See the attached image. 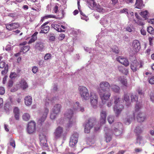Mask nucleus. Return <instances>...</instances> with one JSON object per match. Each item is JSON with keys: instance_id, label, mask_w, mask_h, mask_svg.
I'll return each instance as SVG.
<instances>
[{"instance_id": "a878e982", "label": "nucleus", "mask_w": 154, "mask_h": 154, "mask_svg": "<svg viewBox=\"0 0 154 154\" xmlns=\"http://www.w3.org/2000/svg\"><path fill=\"white\" fill-rule=\"evenodd\" d=\"M25 104L27 106L30 105L32 102V97L29 96H27L25 97L24 98Z\"/></svg>"}, {"instance_id": "1a4fd4ad", "label": "nucleus", "mask_w": 154, "mask_h": 154, "mask_svg": "<svg viewBox=\"0 0 154 154\" xmlns=\"http://www.w3.org/2000/svg\"><path fill=\"white\" fill-rule=\"evenodd\" d=\"M110 85L109 83L106 81H102L99 84V91L102 90L106 91L107 89H109Z\"/></svg>"}, {"instance_id": "f257e3e1", "label": "nucleus", "mask_w": 154, "mask_h": 154, "mask_svg": "<svg viewBox=\"0 0 154 154\" xmlns=\"http://www.w3.org/2000/svg\"><path fill=\"white\" fill-rule=\"evenodd\" d=\"M79 93L82 100L86 101L90 99V103L92 107L94 109L97 107L98 103V96L94 92H90L89 94L88 89L85 86H82L79 87Z\"/></svg>"}, {"instance_id": "864d4df0", "label": "nucleus", "mask_w": 154, "mask_h": 154, "mask_svg": "<svg viewBox=\"0 0 154 154\" xmlns=\"http://www.w3.org/2000/svg\"><path fill=\"white\" fill-rule=\"evenodd\" d=\"M8 64L6 65V66L5 67V70H3L2 71L1 73L2 74L4 75L6 73V72L8 71Z\"/></svg>"}, {"instance_id": "aec40b11", "label": "nucleus", "mask_w": 154, "mask_h": 154, "mask_svg": "<svg viewBox=\"0 0 154 154\" xmlns=\"http://www.w3.org/2000/svg\"><path fill=\"white\" fill-rule=\"evenodd\" d=\"M137 119L138 122H142L146 119V117L144 114L139 112L137 113Z\"/></svg>"}, {"instance_id": "3c124183", "label": "nucleus", "mask_w": 154, "mask_h": 154, "mask_svg": "<svg viewBox=\"0 0 154 154\" xmlns=\"http://www.w3.org/2000/svg\"><path fill=\"white\" fill-rule=\"evenodd\" d=\"M10 144L11 146H12L14 148L15 146V142L13 139H11L10 141Z\"/></svg>"}, {"instance_id": "dca6fc26", "label": "nucleus", "mask_w": 154, "mask_h": 154, "mask_svg": "<svg viewBox=\"0 0 154 154\" xmlns=\"http://www.w3.org/2000/svg\"><path fill=\"white\" fill-rule=\"evenodd\" d=\"M63 132V128L60 126L58 127L55 129L54 132V136L55 138H58L61 137Z\"/></svg>"}, {"instance_id": "72a5a7b5", "label": "nucleus", "mask_w": 154, "mask_h": 154, "mask_svg": "<svg viewBox=\"0 0 154 154\" xmlns=\"http://www.w3.org/2000/svg\"><path fill=\"white\" fill-rule=\"evenodd\" d=\"M140 14L145 20H146L149 17V13L148 11L146 10L141 12Z\"/></svg>"}, {"instance_id": "0e129e2a", "label": "nucleus", "mask_w": 154, "mask_h": 154, "mask_svg": "<svg viewBox=\"0 0 154 154\" xmlns=\"http://www.w3.org/2000/svg\"><path fill=\"white\" fill-rule=\"evenodd\" d=\"M38 68L37 66H34L32 69V71L33 73H35L37 71Z\"/></svg>"}, {"instance_id": "4d7b16f0", "label": "nucleus", "mask_w": 154, "mask_h": 154, "mask_svg": "<svg viewBox=\"0 0 154 154\" xmlns=\"http://www.w3.org/2000/svg\"><path fill=\"white\" fill-rule=\"evenodd\" d=\"M17 76V75L15 72H11L10 75V77L11 79H13L16 77Z\"/></svg>"}, {"instance_id": "b1692460", "label": "nucleus", "mask_w": 154, "mask_h": 154, "mask_svg": "<svg viewBox=\"0 0 154 154\" xmlns=\"http://www.w3.org/2000/svg\"><path fill=\"white\" fill-rule=\"evenodd\" d=\"M73 108L74 110L78 111L83 112L84 110V108L82 106H81L79 105V103L78 102H76L74 104Z\"/></svg>"}, {"instance_id": "bf43d9fd", "label": "nucleus", "mask_w": 154, "mask_h": 154, "mask_svg": "<svg viewBox=\"0 0 154 154\" xmlns=\"http://www.w3.org/2000/svg\"><path fill=\"white\" fill-rule=\"evenodd\" d=\"M118 69L120 72L122 73H123L124 71L125 70L124 67L122 66H119L118 67Z\"/></svg>"}, {"instance_id": "e2e57ef3", "label": "nucleus", "mask_w": 154, "mask_h": 154, "mask_svg": "<svg viewBox=\"0 0 154 154\" xmlns=\"http://www.w3.org/2000/svg\"><path fill=\"white\" fill-rule=\"evenodd\" d=\"M149 82L151 84H154V76L150 79L149 80Z\"/></svg>"}, {"instance_id": "39448f33", "label": "nucleus", "mask_w": 154, "mask_h": 154, "mask_svg": "<svg viewBox=\"0 0 154 154\" xmlns=\"http://www.w3.org/2000/svg\"><path fill=\"white\" fill-rule=\"evenodd\" d=\"M143 66V64L140 63V64L136 60H134L131 62V63L130 67L132 71L134 72H135L137 71L138 69L142 67Z\"/></svg>"}, {"instance_id": "0eeeda50", "label": "nucleus", "mask_w": 154, "mask_h": 154, "mask_svg": "<svg viewBox=\"0 0 154 154\" xmlns=\"http://www.w3.org/2000/svg\"><path fill=\"white\" fill-rule=\"evenodd\" d=\"M78 134L77 133H74L71 137L69 142V146L74 147L75 146L78 141Z\"/></svg>"}, {"instance_id": "4be33fe9", "label": "nucleus", "mask_w": 154, "mask_h": 154, "mask_svg": "<svg viewBox=\"0 0 154 154\" xmlns=\"http://www.w3.org/2000/svg\"><path fill=\"white\" fill-rule=\"evenodd\" d=\"M134 119V114H130L129 115H128L125 119V123L126 125H129Z\"/></svg>"}, {"instance_id": "5fc2aeb1", "label": "nucleus", "mask_w": 154, "mask_h": 154, "mask_svg": "<svg viewBox=\"0 0 154 154\" xmlns=\"http://www.w3.org/2000/svg\"><path fill=\"white\" fill-rule=\"evenodd\" d=\"M124 99L126 102H127L129 101L130 99L129 96L128 94H125L124 95Z\"/></svg>"}, {"instance_id": "473e14b6", "label": "nucleus", "mask_w": 154, "mask_h": 154, "mask_svg": "<svg viewBox=\"0 0 154 154\" xmlns=\"http://www.w3.org/2000/svg\"><path fill=\"white\" fill-rule=\"evenodd\" d=\"M14 116L16 120H18L19 119V109L17 107H15L14 109Z\"/></svg>"}, {"instance_id": "a19ab883", "label": "nucleus", "mask_w": 154, "mask_h": 154, "mask_svg": "<svg viewBox=\"0 0 154 154\" xmlns=\"http://www.w3.org/2000/svg\"><path fill=\"white\" fill-rule=\"evenodd\" d=\"M58 114L55 112L51 111V113L50 116V118L53 120L55 119L57 117Z\"/></svg>"}, {"instance_id": "680f3d73", "label": "nucleus", "mask_w": 154, "mask_h": 154, "mask_svg": "<svg viewBox=\"0 0 154 154\" xmlns=\"http://www.w3.org/2000/svg\"><path fill=\"white\" fill-rule=\"evenodd\" d=\"M11 45H7L5 48V50L7 51H10L11 50L12 47Z\"/></svg>"}, {"instance_id": "9d476101", "label": "nucleus", "mask_w": 154, "mask_h": 154, "mask_svg": "<svg viewBox=\"0 0 154 154\" xmlns=\"http://www.w3.org/2000/svg\"><path fill=\"white\" fill-rule=\"evenodd\" d=\"M141 48L140 44L137 40H134L132 42V51L134 52H138Z\"/></svg>"}, {"instance_id": "ddd939ff", "label": "nucleus", "mask_w": 154, "mask_h": 154, "mask_svg": "<svg viewBox=\"0 0 154 154\" xmlns=\"http://www.w3.org/2000/svg\"><path fill=\"white\" fill-rule=\"evenodd\" d=\"M35 122L33 121L31 122L28 123L27 128V131L28 133L31 134L35 131Z\"/></svg>"}, {"instance_id": "69168bd1", "label": "nucleus", "mask_w": 154, "mask_h": 154, "mask_svg": "<svg viewBox=\"0 0 154 154\" xmlns=\"http://www.w3.org/2000/svg\"><path fill=\"white\" fill-rule=\"evenodd\" d=\"M84 49L85 51L89 52V53H90L93 50L92 49L87 47L84 48Z\"/></svg>"}, {"instance_id": "6ab92c4d", "label": "nucleus", "mask_w": 154, "mask_h": 154, "mask_svg": "<svg viewBox=\"0 0 154 154\" xmlns=\"http://www.w3.org/2000/svg\"><path fill=\"white\" fill-rule=\"evenodd\" d=\"M117 60L121 64H123L126 66L129 65V63L127 59L122 57H119L116 58Z\"/></svg>"}, {"instance_id": "e433bc0d", "label": "nucleus", "mask_w": 154, "mask_h": 154, "mask_svg": "<svg viewBox=\"0 0 154 154\" xmlns=\"http://www.w3.org/2000/svg\"><path fill=\"white\" fill-rule=\"evenodd\" d=\"M143 131V129L140 126L136 127L134 130V132L137 135L142 133Z\"/></svg>"}, {"instance_id": "f704fd0d", "label": "nucleus", "mask_w": 154, "mask_h": 154, "mask_svg": "<svg viewBox=\"0 0 154 154\" xmlns=\"http://www.w3.org/2000/svg\"><path fill=\"white\" fill-rule=\"evenodd\" d=\"M20 86L23 89H24L28 87L27 83L24 80H22L20 83Z\"/></svg>"}, {"instance_id": "f8f14e48", "label": "nucleus", "mask_w": 154, "mask_h": 154, "mask_svg": "<svg viewBox=\"0 0 154 154\" xmlns=\"http://www.w3.org/2000/svg\"><path fill=\"white\" fill-rule=\"evenodd\" d=\"M107 116V113L106 111L102 110L100 112V122L101 125L105 124L106 122V117Z\"/></svg>"}, {"instance_id": "37998d69", "label": "nucleus", "mask_w": 154, "mask_h": 154, "mask_svg": "<svg viewBox=\"0 0 154 154\" xmlns=\"http://www.w3.org/2000/svg\"><path fill=\"white\" fill-rule=\"evenodd\" d=\"M108 121L109 124H112L114 121V116H108Z\"/></svg>"}, {"instance_id": "423d86ee", "label": "nucleus", "mask_w": 154, "mask_h": 154, "mask_svg": "<svg viewBox=\"0 0 154 154\" xmlns=\"http://www.w3.org/2000/svg\"><path fill=\"white\" fill-rule=\"evenodd\" d=\"M99 93L100 97L102 100L103 101V100H108L111 96V94L108 91L102 90L99 91Z\"/></svg>"}, {"instance_id": "393cba45", "label": "nucleus", "mask_w": 154, "mask_h": 154, "mask_svg": "<svg viewBox=\"0 0 154 154\" xmlns=\"http://www.w3.org/2000/svg\"><path fill=\"white\" fill-rule=\"evenodd\" d=\"M21 97H19L17 98L16 99H15L12 98H10L11 103L12 105H17L18 104L20 103L21 102Z\"/></svg>"}, {"instance_id": "2eb2a0df", "label": "nucleus", "mask_w": 154, "mask_h": 154, "mask_svg": "<svg viewBox=\"0 0 154 154\" xmlns=\"http://www.w3.org/2000/svg\"><path fill=\"white\" fill-rule=\"evenodd\" d=\"M40 145L43 147L48 146L46 137L45 135H40L39 136Z\"/></svg>"}, {"instance_id": "c85d7f7f", "label": "nucleus", "mask_w": 154, "mask_h": 154, "mask_svg": "<svg viewBox=\"0 0 154 154\" xmlns=\"http://www.w3.org/2000/svg\"><path fill=\"white\" fill-rule=\"evenodd\" d=\"M87 3L88 7L91 9L96 7V4L94 0H87Z\"/></svg>"}, {"instance_id": "a18cd8bd", "label": "nucleus", "mask_w": 154, "mask_h": 154, "mask_svg": "<svg viewBox=\"0 0 154 154\" xmlns=\"http://www.w3.org/2000/svg\"><path fill=\"white\" fill-rule=\"evenodd\" d=\"M112 51L116 54H118L119 53V48L117 46H114L111 48Z\"/></svg>"}, {"instance_id": "f03ea898", "label": "nucleus", "mask_w": 154, "mask_h": 154, "mask_svg": "<svg viewBox=\"0 0 154 154\" xmlns=\"http://www.w3.org/2000/svg\"><path fill=\"white\" fill-rule=\"evenodd\" d=\"M114 100V106L113 109L116 116H118L124 109V106L121 104L123 100L117 96H114L112 97Z\"/></svg>"}, {"instance_id": "9b49d317", "label": "nucleus", "mask_w": 154, "mask_h": 154, "mask_svg": "<svg viewBox=\"0 0 154 154\" xmlns=\"http://www.w3.org/2000/svg\"><path fill=\"white\" fill-rule=\"evenodd\" d=\"M48 112V109L45 108L42 113V115L38 119V123L41 124L45 121Z\"/></svg>"}, {"instance_id": "79ce46f5", "label": "nucleus", "mask_w": 154, "mask_h": 154, "mask_svg": "<svg viewBox=\"0 0 154 154\" xmlns=\"http://www.w3.org/2000/svg\"><path fill=\"white\" fill-rule=\"evenodd\" d=\"M131 100L132 102H136L138 100V97L135 94H132L131 96Z\"/></svg>"}, {"instance_id": "de8ad7c7", "label": "nucleus", "mask_w": 154, "mask_h": 154, "mask_svg": "<svg viewBox=\"0 0 154 154\" xmlns=\"http://www.w3.org/2000/svg\"><path fill=\"white\" fill-rule=\"evenodd\" d=\"M30 49V47L29 46H23L22 49V51L23 52H26L28 51Z\"/></svg>"}, {"instance_id": "603ef678", "label": "nucleus", "mask_w": 154, "mask_h": 154, "mask_svg": "<svg viewBox=\"0 0 154 154\" xmlns=\"http://www.w3.org/2000/svg\"><path fill=\"white\" fill-rule=\"evenodd\" d=\"M5 92V88L2 87H0V95H3Z\"/></svg>"}, {"instance_id": "2f4dec72", "label": "nucleus", "mask_w": 154, "mask_h": 154, "mask_svg": "<svg viewBox=\"0 0 154 154\" xmlns=\"http://www.w3.org/2000/svg\"><path fill=\"white\" fill-rule=\"evenodd\" d=\"M40 28L41 30L40 32V33H46L50 29V27L48 26H44V25H42Z\"/></svg>"}, {"instance_id": "f3484780", "label": "nucleus", "mask_w": 154, "mask_h": 154, "mask_svg": "<svg viewBox=\"0 0 154 154\" xmlns=\"http://www.w3.org/2000/svg\"><path fill=\"white\" fill-rule=\"evenodd\" d=\"M119 126H120L119 129H113L112 131V133H113L117 136L121 135L123 133V127L122 124H120Z\"/></svg>"}, {"instance_id": "49530a36", "label": "nucleus", "mask_w": 154, "mask_h": 154, "mask_svg": "<svg viewBox=\"0 0 154 154\" xmlns=\"http://www.w3.org/2000/svg\"><path fill=\"white\" fill-rule=\"evenodd\" d=\"M55 17V16H54L52 15H48L44 16L43 18L41 20V21H43V20L45 19H47L48 18H54Z\"/></svg>"}, {"instance_id": "13d9d810", "label": "nucleus", "mask_w": 154, "mask_h": 154, "mask_svg": "<svg viewBox=\"0 0 154 154\" xmlns=\"http://www.w3.org/2000/svg\"><path fill=\"white\" fill-rule=\"evenodd\" d=\"M65 37V35L63 34H60L58 37V39L60 40H62Z\"/></svg>"}, {"instance_id": "bb28decb", "label": "nucleus", "mask_w": 154, "mask_h": 154, "mask_svg": "<svg viewBox=\"0 0 154 154\" xmlns=\"http://www.w3.org/2000/svg\"><path fill=\"white\" fill-rule=\"evenodd\" d=\"M135 6V8H137L140 9L142 8L144 6L142 0H136Z\"/></svg>"}, {"instance_id": "c03bdc74", "label": "nucleus", "mask_w": 154, "mask_h": 154, "mask_svg": "<svg viewBox=\"0 0 154 154\" xmlns=\"http://www.w3.org/2000/svg\"><path fill=\"white\" fill-rule=\"evenodd\" d=\"M51 58V55L49 53L46 54L44 56V59L45 60H50Z\"/></svg>"}, {"instance_id": "5701e85b", "label": "nucleus", "mask_w": 154, "mask_h": 154, "mask_svg": "<svg viewBox=\"0 0 154 154\" xmlns=\"http://www.w3.org/2000/svg\"><path fill=\"white\" fill-rule=\"evenodd\" d=\"M55 97L51 99L48 97H46L45 100V105L47 106L52 104L53 103H54L55 101Z\"/></svg>"}, {"instance_id": "cd10ccee", "label": "nucleus", "mask_w": 154, "mask_h": 154, "mask_svg": "<svg viewBox=\"0 0 154 154\" xmlns=\"http://www.w3.org/2000/svg\"><path fill=\"white\" fill-rule=\"evenodd\" d=\"M112 90L115 93H119L120 91V88L116 85H111L110 87Z\"/></svg>"}, {"instance_id": "774afa93", "label": "nucleus", "mask_w": 154, "mask_h": 154, "mask_svg": "<svg viewBox=\"0 0 154 154\" xmlns=\"http://www.w3.org/2000/svg\"><path fill=\"white\" fill-rule=\"evenodd\" d=\"M147 21L149 23L154 24V19H148Z\"/></svg>"}, {"instance_id": "7ed1b4c3", "label": "nucleus", "mask_w": 154, "mask_h": 154, "mask_svg": "<svg viewBox=\"0 0 154 154\" xmlns=\"http://www.w3.org/2000/svg\"><path fill=\"white\" fill-rule=\"evenodd\" d=\"M73 114V111L71 109H68L64 114L65 117L69 119V123L67 125L69 128L72 126L74 124L73 119H72Z\"/></svg>"}, {"instance_id": "6e6d98bb", "label": "nucleus", "mask_w": 154, "mask_h": 154, "mask_svg": "<svg viewBox=\"0 0 154 154\" xmlns=\"http://www.w3.org/2000/svg\"><path fill=\"white\" fill-rule=\"evenodd\" d=\"M6 66L5 63L4 61H2L0 62V68H3Z\"/></svg>"}, {"instance_id": "ea45409f", "label": "nucleus", "mask_w": 154, "mask_h": 154, "mask_svg": "<svg viewBox=\"0 0 154 154\" xmlns=\"http://www.w3.org/2000/svg\"><path fill=\"white\" fill-rule=\"evenodd\" d=\"M119 80L120 81L121 83L124 86L127 87V80L125 78L122 79L121 78H119Z\"/></svg>"}, {"instance_id": "338daca9", "label": "nucleus", "mask_w": 154, "mask_h": 154, "mask_svg": "<svg viewBox=\"0 0 154 154\" xmlns=\"http://www.w3.org/2000/svg\"><path fill=\"white\" fill-rule=\"evenodd\" d=\"M13 150L11 148L8 147L7 151V154H12Z\"/></svg>"}, {"instance_id": "6e6552de", "label": "nucleus", "mask_w": 154, "mask_h": 154, "mask_svg": "<svg viewBox=\"0 0 154 154\" xmlns=\"http://www.w3.org/2000/svg\"><path fill=\"white\" fill-rule=\"evenodd\" d=\"M105 132V138L106 142H109L112 140V131L108 127H105L104 129Z\"/></svg>"}, {"instance_id": "c9c22d12", "label": "nucleus", "mask_w": 154, "mask_h": 154, "mask_svg": "<svg viewBox=\"0 0 154 154\" xmlns=\"http://www.w3.org/2000/svg\"><path fill=\"white\" fill-rule=\"evenodd\" d=\"M38 33V32H35L32 35L31 38L30 40L28 42L29 44H31L35 42V41L37 38V35Z\"/></svg>"}, {"instance_id": "c756f323", "label": "nucleus", "mask_w": 154, "mask_h": 154, "mask_svg": "<svg viewBox=\"0 0 154 154\" xmlns=\"http://www.w3.org/2000/svg\"><path fill=\"white\" fill-rule=\"evenodd\" d=\"M51 26L58 32H64L65 31L64 30L60 28V25L54 23L51 24Z\"/></svg>"}, {"instance_id": "a211bd4d", "label": "nucleus", "mask_w": 154, "mask_h": 154, "mask_svg": "<svg viewBox=\"0 0 154 154\" xmlns=\"http://www.w3.org/2000/svg\"><path fill=\"white\" fill-rule=\"evenodd\" d=\"M34 47L36 50L42 51L44 48L45 44L43 42L39 41L35 43Z\"/></svg>"}, {"instance_id": "4468645a", "label": "nucleus", "mask_w": 154, "mask_h": 154, "mask_svg": "<svg viewBox=\"0 0 154 154\" xmlns=\"http://www.w3.org/2000/svg\"><path fill=\"white\" fill-rule=\"evenodd\" d=\"M6 29L9 31H11L18 28L20 26L19 23H13L5 24Z\"/></svg>"}, {"instance_id": "09e8293b", "label": "nucleus", "mask_w": 154, "mask_h": 154, "mask_svg": "<svg viewBox=\"0 0 154 154\" xmlns=\"http://www.w3.org/2000/svg\"><path fill=\"white\" fill-rule=\"evenodd\" d=\"M100 23L103 25L107 24L108 22L107 20L106 19L103 18H102L100 20Z\"/></svg>"}, {"instance_id": "412c9836", "label": "nucleus", "mask_w": 154, "mask_h": 154, "mask_svg": "<svg viewBox=\"0 0 154 154\" xmlns=\"http://www.w3.org/2000/svg\"><path fill=\"white\" fill-rule=\"evenodd\" d=\"M62 106L60 104H55L51 109L52 112H55L59 114L60 112Z\"/></svg>"}, {"instance_id": "58836bf2", "label": "nucleus", "mask_w": 154, "mask_h": 154, "mask_svg": "<svg viewBox=\"0 0 154 154\" xmlns=\"http://www.w3.org/2000/svg\"><path fill=\"white\" fill-rule=\"evenodd\" d=\"M95 8H97V10L100 12L103 13L105 11V10L101 6L99 5H97Z\"/></svg>"}, {"instance_id": "20e7f679", "label": "nucleus", "mask_w": 154, "mask_h": 154, "mask_svg": "<svg viewBox=\"0 0 154 154\" xmlns=\"http://www.w3.org/2000/svg\"><path fill=\"white\" fill-rule=\"evenodd\" d=\"M96 122L95 119L93 118L89 119L88 122L84 125L85 132V133H89L90 130L92 128Z\"/></svg>"}, {"instance_id": "7c9ffc66", "label": "nucleus", "mask_w": 154, "mask_h": 154, "mask_svg": "<svg viewBox=\"0 0 154 154\" xmlns=\"http://www.w3.org/2000/svg\"><path fill=\"white\" fill-rule=\"evenodd\" d=\"M145 141L140 136H138L136 139V143L142 146H143Z\"/></svg>"}, {"instance_id": "8fccbe9b", "label": "nucleus", "mask_w": 154, "mask_h": 154, "mask_svg": "<svg viewBox=\"0 0 154 154\" xmlns=\"http://www.w3.org/2000/svg\"><path fill=\"white\" fill-rule=\"evenodd\" d=\"M120 124H122L120 122H117L114 124L113 126V129H119L120 128L119 125Z\"/></svg>"}, {"instance_id": "4c0bfd02", "label": "nucleus", "mask_w": 154, "mask_h": 154, "mask_svg": "<svg viewBox=\"0 0 154 154\" xmlns=\"http://www.w3.org/2000/svg\"><path fill=\"white\" fill-rule=\"evenodd\" d=\"M22 118L24 120L28 121L30 119V116L29 114L28 113H25L23 115Z\"/></svg>"}, {"instance_id": "052dcab7", "label": "nucleus", "mask_w": 154, "mask_h": 154, "mask_svg": "<svg viewBox=\"0 0 154 154\" xmlns=\"http://www.w3.org/2000/svg\"><path fill=\"white\" fill-rule=\"evenodd\" d=\"M153 29L152 26H149L147 29V31L149 33H152L153 31Z\"/></svg>"}]
</instances>
